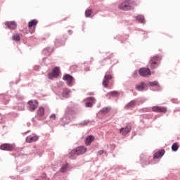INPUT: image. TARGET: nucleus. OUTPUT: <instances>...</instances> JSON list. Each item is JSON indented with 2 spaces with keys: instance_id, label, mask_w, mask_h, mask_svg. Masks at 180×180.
Here are the masks:
<instances>
[{
  "instance_id": "nucleus-1",
  "label": "nucleus",
  "mask_w": 180,
  "mask_h": 180,
  "mask_svg": "<svg viewBox=\"0 0 180 180\" xmlns=\"http://www.w3.org/2000/svg\"><path fill=\"white\" fill-rule=\"evenodd\" d=\"M137 6V3H136L134 0H127L124 2L121 3L118 8L121 11H131V9H134Z\"/></svg>"
},
{
  "instance_id": "nucleus-2",
  "label": "nucleus",
  "mask_w": 180,
  "mask_h": 180,
  "mask_svg": "<svg viewBox=\"0 0 180 180\" xmlns=\"http://www.w3.org/2000/svg\"><path fill=\"white\" fill-rule=\"evenodd\" d=\"M160 61H161V57H153L149 61V67L151 68V70H155V68H157V67H158V63H160Z\"/></svg>"
},
{
  "instance_id": "nucleus-3",
  "label": "nucleus",
  "mask_w": 180,
  "mask_h": 180,
  "mask_svg": "<svg viewBox=\"0 0 180 180\" xmlns=\"http://www.w3.org/2000/svg\"><path fill=\"white\" fill-rule=\"evenodd\" d=\"M113 78V76L110 72H107L104 76V79L103 80V86L104 88H108L109 86V81Z\"/></svg>"
},
{
  "instance_id": "nucleus-4",
  "label": "nucleus",
  "mask_w": 180,
  "mask_h": 180,
  "mask_svg": "<svg viewBox=\"0 0 180 180\" xmlns=\"http://www.w3.org/2000/svg\"><path fill=\"white\" fill-rule=\"evenodd\" d=\"M0 150H3L4 151H13L15 150V145L4 143L0 146Z\"/></svg>"
},
{
  "instance_id": "nucleus-5",
  "label": "nucleus",
  "mask_w": 180,
  "mask_h": 180,
  "mask_svg": "<svg viewBox=\"0 0 180 180\" xmlns=\"http://www.w3.org/2000/svg\"><path fill=\"white\" fill-rule=\"evenodd\" d=\"M139 73L141 77H148L151 75V71L147 68H142L139 69Z\"/></svg>"
},
{
  "instance_id": "nucleus-6",
  "label": "nucleus",
  "mask_w": 180,
  "mask_h": 180,
  "mask_svg": "<svg viewBox=\"0 0 180 180\" xmlns=\"http://www.w3.org/2000/svg\"><path fill=\"white\" fill-rule=\"evenodd\" d=\"M28 105L30 106V112H34L37 107L39 106V102L37 101H28Z\"/></svg>"
},
{
  "instance_id": "nucleus-7",
  "label": "nucleus",
  "mask_w": 180,
  "mask_h": 180,
  "mask_svg": "<svg viewBox=\"0 0 180 180\" xmlns=\"http://www.w3.org/2000/svg\"><path fill=\"white\" fill-rule=\"evenodd\" d=\"M60 75V69L58 68H55L53 70L51 73H49L48 77L49 79H52V78H57Z\"/></svg>"
},
{
  "instance_id": "nucleus-8",
  "label": "nucleus",
  "mask_w": 180,
  "mask_h": 180,
  "mask_svg": "<svg viewBox=\"0 0 180 180\" xmlns=\"http://www.w3.org/2000/svg\"><path fill=\"white\" fill-rule=\"evenodd\" d=\"M130 130H131V127L130 126V124H127L124 128L122 127L120 129V133H121L122 136H127V134L130 133Z\"/></svg>"
},
{
  "instance_id": "nucleus-9",
  "label": "nucleus",
  "mask_w": 180,
  "mask_h": 180,
  "mask_svg": "<svg viewBox=\"0 0 180 180\" xmlns=\"http://www.w3.org/2000/svg\"><path fill=\"white\" fill-rule=\"evenodd\" d=\"M152 111L158 113H166L167 108L165 107L153 106L152 107Z\"/></svg>"
},
{
  "instance_id": "nucleus-10",
  "label": "nucleus",
  "mask_w": 180,
  "mask_h": 180,
  "mask_svg": "<svg viewBox=\"0 0 180 180\" xmlns=\"http://www.w3.org/2000/svg\"><path fill=\"white\" fill-rule=\"evenodd\" d=\"M5 25L7 26V27H8V29H11V30H15L18 26L15 21H7L5 22Z\"/></svg>"
},
{
  "instance_id": "nucleus-11",
  "label": "nucleus",
  "mask_w": 180,
  "mask_h": 180,
  "mask_svg": "<svg viewBox=\"0 0 180 180\" xmlns=\"http://www.w3.org/2000/svg\"><path fill=\"white\" fill-rule=\"evenodd\" d=\"M63 79L65 81H67L68 82V85H69V86H71V85H72V82H74V77H72L71 75H65L63 77Z\"/></svg>"
},
{
  "instance_id": "nucleus-12",
  "label": "nucleus",
  "mask_w": 180,
  "mask_h": 180,
  "mask_svg": "<svg viewBox=\"0 0 180 180\" xmlns=\"http://www.w3.org/2000/svg\"><path fill=\"white\" fill-rule=\"evenodd\" d=\"M86 101H89L86 103V108H92V105L94 103H96V100L94 98V97H89L86 99Z\"/></svg>"
},
{
  "instance_id": "nucleus-13",
  "label": "nucleus",
  "mask_w": 180,
  "mask_h": 180,
  "mask_svg": "<svg viewBox=\"0 0 180 180\" xmlns=\"http://www.w3.org/2000/svg\"><path fill=\"white\" fill-rule=\"evenodd\" d=\"M78 155H81L82 154H85L86 153V147L85 146H79L75 149Z\"/></svg>"
},
{
  "instance_id": "nucleus-14",
  "label": "nucleus",
  "mask_w": 180,
  "mask_h": 180,
  "mask_svg": "<svg viewBox=\"0 0 180 180\" xmlns=\"http://www.w3.org/2000/svg\"><path fill=\"white\" fill-rule=\"evenodd\" d=\"M95 140V136L94 135H89L85 139V144L86 146H91L92 141Z\"/></svg>"
},
{
  "instance_id": "nucleus-15",
  "label": "nucleus",
  "mask_w": 180,
  "mask_h": 180,
  "mask_svg": "<svg viewBox=\"0 0 180 180\" xmlns=\"http://www.w3.org/2000/svg\"><path fill=\"white\" fill-rule=\"evenodd\" d=\"M37 140H39V136H29L26 138L27 143H33V141H37Z\"/></svg>"
},
{
  "instance_id": "nucleus-16",
  "label": "nucleus",
  "mask_w": 180,
  "mask_h": 180,
  "mask_svg": "<svg viewBox=\"0 0 180 180\" xmlns=\"http://www.w3.org/2000/svg\"><path fill=\"white\" fill-rule=\"evenodd\" d=\"M164 154H165V150H159L153 155V158H161Z\"/></svg>"
},
{
  "instance_id": "nucleus-17",
  "label": "nucleus",
  "mask_w": 180,
  "mask_h": 180,
  "mask_svg": "<svg viewBox=\"0 0 180 180\" xmlns=\"http://www.w3.org/2000/svg\"><path fill=\"white\" fill-rule=\"evenodd\" d=\"M78 157V153H77V150L75 149L72 150V151L69 153V158H71L72 160H75Z\"/></svg>"
},
{
  "instance_id": "nucleus-18",
  "label": "nucleus",
  "mask_w": 180,
  "mask_h": 180,
  "mask_svg": "<svg viewBox=\"0 0 180 180\" xmlns=\"http://www.w3.org/2000/svg\"><path fill=\"white\" fill-rule=\"evenodd\" d=\"M145 87H146V83L142 82L140 84H136V91H144Z\"/></svg>"
},
{
  "instance_id": "nucleus-19",
  "label": "nucleus",
  "mask_w": 180,
  "mask_h": 180,
  "mask_svg": "<svg viewBox=\"0 0 180 180\" xmlns=\"http://www.w3.org/2000/svg\"><path fill=\"white\" fill-rule=\"evenodd\" d=\"M136 106V101H132L125 105V109H130V108H134Z\"/></svg>"
},
{
  "instance_id": "nucleus-20",
  "label": "nucleus",
  "mask_w": 180,
  "mask_h": 180,
  "mask_svg": "<svg viewBox=\"0 0 180 180\" xmlns=\"http://www.w3.org/2000/svg\"><path fill=\"white\" fill-rule=\"evenodd\" d=\"M37 20H32L28 22V27H33V26H36L37 25Z\"/></svg>"
},
{
  "instance_id": "nucleus-21",
  "label": "nucleus",
  "mask_w": 180,
  "mask_h": 180,
  "mask_svg": "<svg viewBox=\"0 0 180 180\" xmlns=\"http://www.w3.org/2000/svg\"><path fill=\"white\" fill-rule=\"evenodd\" d=\"M38 116H43L44 115V108L43 107H39L37 110Z\"/></svg>"
},
{
  "instance_id": "nucleus-22",
  "label": "nucleus",
  "mask_w": 180,
  "mask_h": 180,
  "mask_svg": "<svg viewBox=\"0 0 180 180\" xmlns=\"http://www.w3.org/2000/svg\"><path fill=\"white\" fill-rule=\"evenodd\" d=\"M91 15H92V9L88 8L85 11V17L86 18H91Z\"/></svg>"
},
{
  "instance_id": "nucleus-23",
  "label": "nucleus",
  "mask_w": 180,
  "mask_h": 180,
  "mask_svg": "<svg viewBox=\"0 0 180 180\" xmlns=\"http://www.w3.org/2000/svg\"><path fill=\"white\" fill-rule=\"evenodd\" d=\"M68 95H70V90L68 89H64L63 92V96L64 98H68Z\"/></svg>"
},
{
  "instance_id": "nucleus-24",
  "label": "nucleus",
  "mask_w": 180,
  "mask_h": 180,
  "mask_svg": "<svg viewBox=\"0 0 180 180\" xmlns=\"http://www.w3.org/2000/svg\"><path fill=\"white\" fill-rule=\"evenodd\" d=\"M136 20L140 23H144V16L143 15H138L136 16Z\"/></svg>"
},
{
  "instance_id": "nucleus-25",
  "label": "nucleus",
  "mask_w": 180,
  "mask_h": 180,
  "mask_svg": "<svg viewBox=\"0 0 180 180\" xmlns=\"http://www.w3.org/2000/svg\"><path fill=\"white\" fill-rule=\"evenodd\" d=\"M178 148H179V146L177 143H174L172 144V151H178Z\"/></svg>"
},
{
  "instance_id": "nucleus-26",
  "label": "nucleus",
  "mask_w": 180,
  "mask_h": 180,
  "mask_svg": "<svg viewBox=\"0 0 180 180\" xmlns=\"http://www.w3.org/2000/svg\"><path fill=\"white\" fill-rule=\"evenodd\" d=\"M109 112H110V108L109 107H105L101 110L102 113L106 114V113H109Z\"/></svg>"
},
{
  "instance_id": "nucleus-27",
  "label": "nucleus",
  "mask_w": 180,
  "mask_h": 180,
  "mask_svg": "<svg viewBox=\"0 0 180 180\" xmlns=\"http://www.w3.org/2000/svg\"><path fill=\"white\" fill-rule=\"evenodd\" d=\"M13 40H15V41H19L20 40V36L18 35V34H15L13 36Z\"/></svg>"
},
{
  "instance_id": "nucleus-28",
  "label": "nucleus",
  "mask_w": 180,
  "mask_h": 180,
  "mask_svg": "<svg viewBox=\"0 0 180 180\" xmlns=\"http://www.w3.org/2000/svg\"><path fill=\"white\" fill-rule=\"evenodd\" d=\"M68 169V164H66L61 167L60 172H65V171H67Z\"/></svg>"
},
{
  "instance_id": "nucleus-29",
  "label": "nucleus",
  "mask_w": 180,
  "mask_h": 180,
  "mask_svg": "<svg viewBox=\"0 0 180 180\" xmlns=\"http://www.w3.org/2000/svg\"><path fill=\"white\" fill-rule=\"evenodd\" d=\"M149 85H150V86H158V82H157V81L150 82L149 83Z\"/></svg>"
},
{
  "instance_id": "nucleus-30",
  "label": "nucleus",
  "mask_w": 180,
  "mask_h": 180,
  "mask_svg": "<svg viewBox=\"0 0 180 180\" xmlns=\"http://www.w3.org/2000/svg\"><path fill=\"white\" fill-rule=\"evenodd\" d=\"M108 95H110L111 96H117L119 93H117V91H110L108 93Z\"/></svg>"
},
{
  "instance_id": "nucleus-31",
  "label": "nucleus",
  "mask_w": 180,
  "mask_h": 180,
  "mask_svg": "<svg viewBox=\"0 0 180 180\" xmlns=\"http://www.w3.org/2000/svg\"><path fill=\"white\" fill-rule=\"evenodd\" d=\"M56 114H52L49 117V119H51V120H56Z\"/></svg>"
},
{
  "instance_id": "nucleus-32",
  "label": "nucleus",
  "mask_w": 180,
  "mask_h": 180,
  "mask_svg": "<svg viewBox=\"0 0 180 180\" xmlns=\"http://www.w3.org/2000/svg\"><path fill=\"white\" fill-rule=\"evenodd\" d=\"M137 75H138L137 72H134V74H133L134 78H136V77H137Z\"/></svg>"
},
{
  "instance_id": "nucleus-33",
  "label": "nucleus",
  "mask_w": 180,
  "mask_h": 180,
  "mask_svg": "<svg viewBox=\"0 0 180 180\" xmlns=\"http://www.w3.org/2000/svg\"><path fill=\"white\" fill-rule=\"evenodd\" d=\"M98 154H100V155H102V154H103V150H100V151L98 152Z\"/></svg>"
},
{
  "instance_id": "nucleus-34",
  "label": "nucleus",
  "mask_w": 180,
  "mask_h": 180,
  "mask_svg": "<svg viewBox=\"0 0 180 180\" xmlns=\"http://www.w3.org/2000/svg\"><path fill=\"white\" fill-rule=\"evenodd\" d=\"M88 123H89V121H85V122H84V124H87Z\"/></svg>"
},
{
  "instance_id": "nucleus-35",
  "label": "nucleus",
  "mask_w": 180,
  "mask_h": 180,
  "mask_svg": "<svg viewBox=\"0 0 180 180\" xmlns=\"http://www.w3.org/2000/svg\"><path fill=\"white\" fill-rule=\"evenodd\" d=\"M44 178H46V174H43Z\"/></svg>"
},
{
  "instance_id": "nucleus-36",
  "label": "nucleus",
  "mask_w": 180,
  "mask_h": 180,
  "mask_svg": "<svg viewBox=\"0 0 180 180\" xmlns=\"http://www.w3.org/2000/svg\"><path fill=\"white\" fill-rule=\"evenodd\" d=\"M23 108H25V105H22Z\"/></svg>"
}]
</instances>
